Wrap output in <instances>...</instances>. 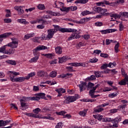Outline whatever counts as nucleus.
Here are the masks:
<instances>
[{"instance_id": "obj_1", "label": "nucleus", "mask_w": 128, "mask_h": 128, "mask_svg": "<svg viewBox=\"0 0 128 128\" xmlns=\"http://www.w3.org/2000/svg\"><path fill=\"white\" fill-rule=\"evenodd\" d=\"M48 50V47L44 46H38L35 49L33 50V54L36 56L34 58H32L29 60L30 62H36L40 58V50Z\"/></svg>"}, {"instance_id": "obj_2", "label": "nucleus", "mask_w": 128, "mask_h": 128, "mask_svg": "<svg viewBox=\"0 0 128 128\" xmlns=\"http://www.w3.org/2000/svg\"><path fill=\"white\" fill-rule=\"evenodd\" d=\"M107 122H112L113 125L110 126H106V128H118V122L122 120V117L118 116L114 119H112V118H106Z\"/></svg>"}, {"instance_id": "obj_3", "label": "nucleus", "mask_w": 128, "mask_h": 128, "mask_svg": "<svg viewBox=\"0 0 128 128\" xmlns=\"http://www.w3.org/2000/svg\"><path fill=\"white\" fill-rule=\"evenodd\" d=\"M78 95L76 94L74 96H69L68 97L64 96V98H65V100H64V102H65L66 104L74 102H76V100H78Z\"/></svg>"}, {"instance_id": "obj_4", "label": "nucleus", "mask_w": 128, "mask_h": 128, "mask_svg": "<svg viewBox=\"0 0 128 128\" xmlns=\"http://www.w3.org/2000/svg\"><path fill=\"white\" fill-rule=\"evenodd\" d=\"M61 32H76L78 30L74 28H60Z\"/></svg>"}, {"instance_id": "obj_5", "label": "nucleus", "mask_w": 128, "mask_h": 128, "mask_svg": "<svg viewBox=\"0 0 128 128\" xmlns=\"http://www.w3.org/2000/svg\"><path fill=\"white\" fill-rule=\"evenodd\" d=\"M51 18L50 16L48 14L42 17V18L38 19V23L40 24V22H42V24H46V20H48V18Z\"/></svg>"}, {"instance_id": "obj_6", "label": "nucleus", "mask_w": 128, "mask_h": 128, "mask_svg": "<svg viewBox=\"0 0 128 128\" xmlns=\"http://www.w3.org/2000/svg\"><path fill=\"white\" fill-rule=\"evenodd\" d=\"M40 98L38 97H24L23 99H21L20 100H22V102H28V100H38Z\"/></svg>"}, {"instance_id": "obj_7", "label": "nucleus", "mask_w": 128, "mask_h": 128, "mask_svg": "<svg viewBox=\"0 0 128 128\" xmlns=\"http://www.w3.org/2000/svg\"><path fill=\"white\" fill-rule=\"evenodd\" d=\"M78 86H79L80 92L85 90L87 88L86 82H80V84L78 85Z\"/></svg>"}, {"instance_id": "obj_8", "label": "nucleus", "mask_w": 128, "mask_h": 128, "mask_svg": "<svg viewBox=\"0 0 128 128\" xmlns=\"http://www.w3.org/2000/svg\"><path fill=\"white\" fill-rule=\"evenodd\" d=\"M18 44V41H12V42L8 43L7 44V46H10L11 48H16Z\"/></svg>"}, {"instance_id": "obj_9", "label": "nucleus", "mask_w": 128, "mask_h": 128, "mask_svg": "<svg viewBox=\"0 0 128 128\" xmlns=\"http://www.w3.org/2000/svg\"><path fill=\"white\" fill-rule=\"evenodd\" d=\"M80 38V34L74 32L70 37L68 38V40H72Z\"/></svg>"}, {"instance_id": "obj_10", "label": "nucleus", "mask_w": 128, "mask_h": 128, "mask_svg": "<svg viewBox=\"0 0 128 128\" xmlns=\"http://www.w3.org/2000/svg\"><path fill=\"white\" fill-rule=\"evenodd\" d=\"M55 32H56V31L54 30V29L48 30V38L50 40V38H52V36H54V34Z\"/></svg>"}, {"instance_id": "obj_11", "label": "nucleus", "mask_w": 128, "mask_h": 128, "mask_svg": "<svg viewBox=\"0 0 128 128\" xmlns=\"http://www.w3.org/2000/svg\"><path fill=\"white\" fill-rule=\"evenodd\" d=\"M26 80V77H19L17 78H15V79H14L12 78H11V81L12 82H24Z\"/></svg>"}, {"instance_id": "obj_12", "label": "nucleus", "mask_w": 128, "mask_h": 128, "mask_svg": "<svg viewBox=\"0 0 128 128\" xmlns=\"http://www.w3.org/2000/svg\"><path fill=\"white\" fill-rule=\"evenodd\" d=\"M37 75L39 78H44V76H48V72L44 70H40L37 72Z\"/></svg>"}, {"instance_id": "obj_13", "label": "nucleus", "mask_w": 128, "mask_h": 128, "mask_svg": "<svg viewBox=\"0 0 128 128\" xmlns=\"http://www.w3.org/2000/svg\"><path fill=\"white\" fill-rule=\"evenodd\" d=\"M35 96H33L34 98H38V100H40V98H44V100H47L46 97V94L44 93H38L35 94Z\"/></svg>"}, {"instance_id": "obj_14", "label": "nucleus", "mask_w": 128, "mask_h": 128, "mask_svg": "<svg viewBox=\"0 0 128 128\" xmlns=\"http://www.w3.org/2000/svg\"><path fill=\"white\" fill-rule=\"evenodd\" d=\"M95 12H108V10L104 9L102 7H94Z\"/></svg>"}, {"instance_id": "obj_15", "label": "nucleus", "mask_w": 128, "mask_h": 128, "mask_svg": "<svg viewBox=\"0 0 128 128\" xmlns=\"http://www.w3.org/2000/svg\"><path fill=\"white\" fill-rule=\"evenodd\" d=\"M12 32H6L3 34H0V38H8L10 36H12Z\"/></svg>"}, {"instance_id": "obj_16", "label": "nucleus", "mask_w": 128, "mask_h": 128, "mask_svg": "<svg viewBox=\"0 0 128 128\" xmlns=\"http://www.w3.org/2000/svg\"><path fill=\"white\" fill-rule=\"evenodd\" d=\"M10 122V120H0V126H6V124H8Z\"/></svg>"}, {"instance_id": "obj_17", "label": "nucleus", "mask_w": 128, "mask_h": 128, "mask_svg": "<svg viewBox=\"0 0 128 128\" xmlns=\"http://www.w3.org/2000/svg\"><path fill=\"white\" fill-rule=\"evenodd\" d=\"M59 64H62V62H66L68 59L66 56H63L62 58H58Z\"/></svg>"}, {"instance_id": "obj_18", "label": "nucleus", "mask_w": 128, "mask_h": 128, "mask_svg": "<svg viewBox=\"0 0 128 128\" xmlns=\"http://www.w3.org/2000/svg\"><path fill=\"white\" fill-rule=\"evenodd\" d=\"M33 36H34V33L26 34L24 36V40H28V38H33Z\"/></svg>"}, {"instance_id": "obj_19", "label": "nucleus", "mask_w": 128, "mask_h": 128, "mask_svg": "<svg viewBox=\"0 0 128 128\" xmlns=\"http://www.w3.org/2000/svg\"><path fill=\"white\" fill-rule=\"evenodd\" d=\"M56 54H62V48L60 46H57L55 48Z\"/></svg>"}, {"instance_id": "obj_20", "label": "nucleus", "mask_w": 128, "mask_h": 128, "mask_svg": "<svg viewBox=\"0 0 128 128\" xmlns=\"http://www.w3.org/2000/svg\"><path fill=\"white\" fill-rule=\"evenodd\" d=\"M14 52H16V50L10 48L8 50H6L4 52V54H8L10 56V54H14Z\"/></svg>"}, {"instance_id": "obj_21", "label": "nucleus", "mask_w": 128, "mask_h": 128, "mask_svg": "<svg viewBox=\"0 0 128 128\" xmlns=\"http://www.w3.org/2000/svg\"><path fill=\"white\" fill-rule=\"evenodd\" d=\"M100 13L101 14L100 15H98L96 16L97 18H100L102 16H110V12H100Z\"/></svg>"}, {"instance_id": "obj_22", "label": "nucleus", "mask_w": 128, "mask_h": 128, "mask_svg": "<svg viewBox=\"0 0 128 128\" xmlns=\"http://www.w3.org/2000/svg\"><path fill=\"white\" fill-rule=\"evenodd\" d=\"M110 14L109 16H110V18H114L115 20H116V18H121V16L118 15L117 14H114L112 13H110Z\"/></svg>"}, {"instance_id": "obj_23", "label": "nucleus", "mask_w": 128, "mask_h": 128, "mask_svg": "<svg viewBox=\"0 0 128 128\" xmlns=\"http://www.w3.org/2000/svg\"><path fill=\"white\" fill-rule=\"evenodd\" d=\"M6 62L8 64H11L12 66H16V62L14 60H7Z\"/></svg>"}, {"instance_id": "obj_24", "label": "nucleus", "mask_w": 128, "mask_h": 128, "mask_svg": "<svg viewBox=\"0 0 128 128\" xmlns=\"http://www.w3.org/2000/svg\"><path fill=\"white\" fill-rule=\"evenodd\" d=\"M93 116L94 118L98 120L100 122L102 120V118H104V116L100 114L93 115Z\"/></svg>"}, {"instance_id": "obj_25", "label": "nucleus", "mask_w": 128, "mask_h": 128, "mask_svg": "<svg viewBox=\"0 0 128 128\" xmlns=\"http://www.w3.org/2000/svg\"><path fill=\"white\" fill-rule=\"evenodd\" d=\"M17 22H19L20 24H28L26 19H18Z\"/></svg>"}, {"instance_id": "obj_26", "label": "nucleus", "mask_w": 128, "mask_h": 128, "mask_svg": "<svg viewBox=\"0 0 128 128\" xmlns=\"http://www.w3.org/2000/svg\"><path fill=\"white\" fill-rule=\"evenodd\" d=\"M36 76V72H31L28 74V75L26 77V80H29L30 78H32V76Z\"/></svg>"}, {"instance_id": "obj_27", "label": "nucleus", "mask_w": 128, "mask_h": 128, "mask_svg": "<svg viewBox=\"0 0 128 128\" xmlns=\"http://www.w3.org/2000/svg\"><path fill=\"white\" fill-rule=\"evenodd\" d=\"M42 56H46L48 58H54V54H42Z\"/></svg>"}, {"instance_id": "obj_28", "label": "nucleus", "mask_w": 128, "mask_h": 128, "mask_svg": "<svg viewBox=\"0 0 128 128\" xmlns=\"http://www.w3.org/2000/svg\"><path fill=\"white\" fill-rule=\"evenodd\" d=\"M46 12L48 14H50V16H58V14H57L56 13L54 12H52V11H47Z\"/></svg>"}, {"instance_id": "obj_29", "label": "nucleus", "mask_w": 128, "mask_h": 128, "mask_svg": "<svg viewBox=\"0 0 128 128\" xmlns=\"http://www.w3.org/2000/svg\"><path fill=\"white\" fill-rule=\"evenodd\" d=\"M22 100H20L22 108H28V106L26 105V103L24 102Z\"/></svg>"}, {"instance_id": "obj_30", "label": "nucleus", "mask_w": 128, "mask_h": 128, "mask_svg": "<svg viewBox=\"0 0 128 128\" xmlns=\"http://www.w3.org/2000/svg\"><path fill=\"white\" fill-rule=\"evenodd\" d=\"M57 72L56 71H52L50 74V78H56V76Z\"/></svg>"}, {"instance_id": "obj_31", "label": "nucleus", "mask_w": 128, "mask_h": 128, "mask_svg": "<svg viewBox=\"0 0 128 128\" xmlns=\"http://www.w3.org/2000/svg\"><path fill=\"white\" fill-rule=\"evenodd\" d=\"M93 86H94V84L91 82H89L87 86L88 90H89L90 88H92Z\"/></svg>"}, {"instance_id": "obj_32", "label": "nucleus", "mask_w": 128, "mask_h": 128, "mask_svg": "<svg viewBox=\"0 0 128 128\" xmlns=\"http://www.w3.org/2000/svg\"><path fill=\"white\" fill-rule=\"evenodd\" d=\"M8 46V45H5L0 48V52H2V54H4V52H6V47Z\"/></svg>"}, {"instance_id": "obj_33", "label": "nucleus", "mask_w": 128, "mask_h": 128, "mask_svg": "<svg viewBox=\"0 0 128 128\" xmlns=\"http://www.w3.org/2000/svg\"><path fill=\"white\" fill-rule=\"evenodd\" d=\"M94 74L96 78H100V76L102 75V72L100 71H94Z\"/></svg>"}, {"instance_id": "obj_34", "label": "nucleus", "mask_w": 128, "mask_h": 128, "mask_svg": "<svg viewBox=\"0 0 128 128\" xmlns=\"http://www.w3.org/2000/svg\"><path fill=\"white\" fill-rule=\"evenodd\" d=\"M57 92H60L61 94H64L66 92V90L63 88H60L56 90Z\"/></svg>"}, {"instance_id": "obj_35", "label": "nucleus", "mask_w": 128, "mask_h": 128, "mask_svg": "<svg viewBox=\"0 0 128 128\" xmlns=\"http://www.w3.org/2000/svg\"><path fill=\"white\" fill-rule=\"evenodd\" d=\"M62 12H70V7H64L60 9Z\"/></svg>"}, {"instance_id": "obj_36", "label": "nucleus", "mask_w": 128, "mask_h": 128, "mask_svg": "<svg viewBox=\"0 0 128 128\" xmlns=\"http://www.w3.org/2000/svg\"><path fill=\"white\" fill-rule=\"evenodd\" d=\"M56 114H58V116H64L66 114V112L64 110H62L60 112H56Z\"/></svg>"}, {"instance_id": "obj_37", "label": "nucleus", "mask_w": 128, "mask_h": 128, "mask_svg": "<svg viewBox=\"0 0 128 128\" xmlns=\"http://www.w3.org/2000/svg\"><path fill=\"white\" fill-rule=\"evenodd\" d=\"M38 10H44L46 8V7H44V4H39L38 6Z\"/></svg>"}, {"instance_id": "obj_38", "label": "nucleus", "mask_w": 128, "mask_h": 128, "mask_svg": "<svg viewBox=\"0 0 128 128\" xmlns=\"http://www.w3.org/2000/svg\"><path fill=\"white\" fill-rule=\"evenodd\" d=\"M104 110V108H94V112H102Z\"/></svg>"}, {"instance_id": "obj_39", "label": "nucleus", "mask_w": 128, "mask_h": 128, "mask_svg": "<svg viewBox=\"0 0 128 128\" xmlns=\"http://www.w3.org/2000/svg\"><path fill=\"white\" fill-rule=\"evenodd\" d=\"M53 26L54 27V30H56V32H60V26L58 25H53Z\"/></svg>"}, {"instance_id": "obj_40", "label": "nucleus", "mask_w": 128, "mask_h": 128, "mask_svg": "<svg viewBox=\"0 0 128 128\" xmlns=\"http://www.w3.org/2000/svg\"><path fill=\"white\" fill-rule=\"evenodd\" d=\"M80 64L77 62L69 63L68 66H80Z\"/></svg>"}, {"instance_id": "obj_41", "label": "nucleus", "mask_w": 128, "mask_h": 128, "mask_svg": "<svg viewBox=\"0 0 128 128\" xmlns=\"http://www.w3.org/2000/svg\"><path fill=\"white\" fill-rule=\"evenodd\" d=\"M120 16H124V18H128V12H120Z\"/></svg>"}, {"instance_id": "obj_42", "label": "nucleus", "mask_w": 128, "mask_h": 128, "mask_svg": "<svg viewBox=\"0 0 128 128\" xmlns=\"http://www.w3.org/2000/svg\"><path fill=\"white\" fill-rule=\"evenodd\" d=\"M88 111V110H84V111H80V112H79V114L80 116H86V112Z\"/></svg>"}, {"instance_id": "obj_43", "label": "nucleus", "mask_w": 128, "mask_h": 128, "mask_svg": "<svg viewBox=\"0 0 128 128\" xmlns=\"http://www.w3.org/2000/svg\"><path fill=\"white\" fill-rule=\"evenodd\" d=\"M52 110L50 108H44L42 110V112H50Z\"/></svg>"}, {"instance_id": "obj_44", "label": "nucleus", "mask_w": 128, "mask_h": 128, "mask_svg": "<svg viewBox=\"0 0 128 128\" xmlns=\"http://www.w3.org/2000/svg\"><path fill=\"white\" fill-rule=\"evenodd\" d=\"M120 46V43L118 42L115 46H114V50H115V52H118V47Z\"/></svg>"}, {"instance_id": "obj_45", "label": "nucleus", "mask_w": 128, "mask_h": 128, "mask_svg": "<svg viewBox=\"0 0 128 128\" xmlns=\"http://www.w3.org/2000/svg\"><path fill=\"white\" fill-rule=\"evenodd\" d=\"M108 67V64L106 63H105L102 64V66L100 67L102 70H106Z\"/></svg>"}, {"instance_id": "obj_46", "label": "nucleus", "mask_w": 128, "mask_h": 128, "mask_svg": "<svg viewBox=\"0 0 128 128\" xmlns=\"http://www.w3.org/2000/svg\"><path fill=\"white\" fill-rule=\"evenodd\" d=\"M82 14L83 16H86V14H90V12L88 10L84 11L82 12Z\"/></svg>"}, {"instance_id": "obj_47", "label": "nucleus", "mask_w": 128, "mask_h": 128, "mask_svg": "<svg viewBox=\"0 0 128 128\" xmlns=\"http://www.w3.org/2000/svg\"><path fill=\"white\" fill-rule=\"evenodd\" d=\"M95 26H104V24H102V22H98L95 23Z\"/></svg>"}, {"instance_id": "obj_48", "label": "nucleus", "mask_w": 128, "mask_h": 128, "mask_svg": "<svg viewBox=\"0 0 128 128\" xmlns=\"http://www.w3.org/2000/svg\"><path fill=\"white\" fill-rule=\"evenodd\" d=\"M42 24H39L36 26L37 28L42 30V28H44V24H42Z\"/></svg>"}, {"instance_id": "obj_49", "label": "nucleus", "mask_w": 128, "mask_h": 128, "mask_svg": "<svg viewBox=\"0 0 128 128\" xmlns=\"http://www.w3.org/2000/svg\"><path fill=\"white\" fill-rule=\"evenodd\" d=\"M118 84L120 86H126V82L124 80H122L120 82H118Z\"/></svg>"}, {"instance_id": "obj_50", "label": "nucleus", "mask_w": 128, "mask_h": 128, "mask_svg": "<svg viewBox=\"0 0 128 128\" xmlns=\"http://www.w3.org/2000/svg\"><path fill=\"white\" fill-rule=\"evenodd\" d=\"M70 10H72V12H74V10H78V7L76 6H71L69 7Z\"/></svg>"}, {"instance_id": "obj_51", "label": "nucleus", "mask_w": 128, "mask_h": 128, "mask_svg": "<svg viewBox=\"0 0 128 128\" xmlns=\"http://www.w3.org/2000/svg\"><path fill=\"white\" fill-rule=\"evenodd\" d=\"M98 60V58H93L90 59V62L94 63V62H97Z\"/></svg>"}, {"instance_id": "obj_52", "label": "nucleus", "mask_w": 128, "mask_h": 128, "mask_svg": "<svg viewBox=\"0 0 128 128\" xmlns=\"http://www.w3.org/2000/svg\"><path fill=\"white\" fill-rule=\"evenodd\" d=\"M88 80H96V76L92 75L88 77Z\"/></svg>"}, {"instance_id": "obj_53", "label": "nucleus", "mask_w": 128, "mask_h": 128, "mask_svg": "<svg viewBox=\"0 0 128 128\" xmlns=\"http://www.w3.org/2000/svg\"><path fill=\"white\" fill-rule=\"evenodd\" d=\"M4 22L6 24H10V22H12V19H10V18H4Z\"/></svg>"}, {"instance_id": "obj_54", "label": "nucleus", "mask_w": 128, "mask_h": 128, "mask_svg": "<svg viewBox=\"0 0 128 128\" xmlns=\"http://www.w3.org/2000/svg\"><path fill=\"white\" fill-rule=\"evenodd\" d=\"M108 30H109L108 29L106 30H100V32H102V34H110V32H108Z\"/></svg>"}, {"instance_id": "obj_55", "label": "nucleus", "mask_w": 128, "mask_h": 128, "mask_svg": "<svg viewBox=\"0 0 128 128\" xmlns=\"http://www.w3.org/2000/svg\"><path fill=\"white\" fill-rule=\"evenodd\" d=\"M20 8H24V6H15L14 9L18 12H20Z\"/></svg>"}, {"instance_id": "obj_56", "label": "nucleus", "mask_w": 128, "mask_h": 128, "mask_svg": "<svg viewBox=\"0 0 128 128\" xmlns=\"http://www.w3.org/2000/svg\"><path fill=\"white\" fill-rule=\"evenodd\" d=\"M40 110H41L40 109V108H36L33 110V112H34V114H38Z\"/></svg>"}, {"instance_id": "obj_57", "label": "nucleus", "mask_w": 128, "mask_h": 128, "mask_svg": "<svg viewBox=\"0 0 128 128\" xmlns=\"http://www.w3.org/2000/svg\"><path fill=\"white\" fill-rule=\"evenodd\" d=\"M23 8H20L19 9L18 14L20 16L24 12V10L22 9Z\"/></svg>"}, {"instance_id": "obj_58", "label": "nucleus", "mask_w": 128, "mask_h": 128, "mask_svg": "<svg viewBox=\"0 0 128 128\" xmlns=\"http://www.w3.org/2000/svg\"><path fill=\"white\" fill-rule=\"evenodd\" d=\"M118 96V94L116 93V94L112 93L108 94V97L112 98H114V96Z\"/></svg>"}, {"instance_id": "obj_59", "label": "nucleus", "mask_w": 128, "mask_h": 128, "mask_svg": "<svg viewBox=\"0 0 128 128\" xmlns=\"http://www.w3.org/2000/svg\"><path fill=\"white\" fill-rule=\"evenodd\" d=\"M124 0H118L116 2H115V4H124Z\"/></svg>"}, {"instance_id": "obj_60", "label": "nucleus", "mask_w": 128, "mask_h": 128, "mask_svg": "<svg viewBox=\"0 0 128 128\" xmlns=\"http://www.w3.org/2000/svg\"><path fill=\"white\" fill-rule=\"evenodd\" d=\"M40 38V37H35L32 38V40L34 42H38V39Z\"/></svg>"}, {"instance_id": "obj_61", "label": "nucleus", "mask_w": 128, "mask_h": 128, "mask_svg": "<svg viewBox=\"0 0 128 128\" xmlns=\"http://www.w3.org/2000/svg\"><path fill=\"white\" fill-rule=\"evenodd\" d=\"M66 68L68 70V72H74V70H72V66H67L66 67Z\"/></svg>"}, {"instance_id": "obj_62", "label": "nucleus", "mask_w": 128, "mask_h": 128, "mask_svg": "<svg viewBox=\"0 0 128 128\" xmlns=\"http://www.w3.org/2000/svg\"><path fill=\"white\" fill-rule=\"evenodd\" d=\"M119 30L122 32V30H124V25H122V23H120L119 24Z\"/></svg>"}, {"instance_id": "obj_63", "label": "nucleus", "mask_w": 128, "mask_h": 128, "mask_svg": "<svg viewBox=\"0 0 128 128\" xmlns=\"http://www.w3.org/2000/svg\"><path fill=\"white\" fill-rule=\"evenodd\" d=\"M62 128V123L58 122L56 126V128Z\"/></svg>"}, {"instance_id": "obj_64", "label": "nucleus", "mask_w": 128, "mask_h": 128, "mask_svg": "<svg viewBox=\"0 0 128 128\" xmlns=\"http://www.w3.org/2000/svg\"><path fill=\"white\" fill-rule=\"evenodd\" d=\"M100 56H102V58H108V55L107 54H103V53H101L100 54Z\"/></svg>"}]
</instances>
